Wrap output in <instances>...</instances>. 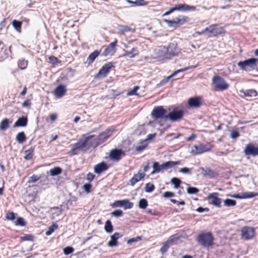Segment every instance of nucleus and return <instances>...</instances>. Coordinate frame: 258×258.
Segmentation results:
<instances>
[{
	"instance_id": "nucleus-1",
	"label": "nucleus",
	"mask_w": 258,
	"mask_h": 258,
	"mask_svg": "<svg viewBox=\"0 0 258 258\" xmlns=\"http://www.w3.org/2000/svg\"><path fill=\"white\" fill-rule=\"evenodd\" d=\"M99 144H100L97 137L94 135H91L86 137L84 139L80 140L78 142L75 143L74 147L71 149V152L72 154L75 155L77 153V151L79 150L95 147Z\"/></svg>"
},
{
	"instance_id": "nucleus-2",
	"label": "nucleus",
	"mask_w": 258,
	"mask_h": 258,
	"mask_svg": "<svg viewBox=\"0 0 258 258\" xmlns=\"http://www.w3.org/2000/svg\"><path fill=\"white\" fill-rule=\"evenodd\" d=\"M257 59L255 58H251L244 61H240L237 63V66L242 70L250 72L255 69Z\"/></svg>"
},
{
	"instance_id": "nucleus-3",
	"label": "nucleus",
	"mask_w": 258,
	"mask_h": 258,
	"mask_svg": "<svg viewBox=\"0 0 258 258\" xmlns=\"http://www.w3.org/2000/svg\"><path fill=\"white\" fill-rule=\"evenodd\" d=\"M213 237L210 232L201 233L197 237L198 242L205 247L212 246L213 244Z\"/></svg>"
},
{
	"instance_id": "nucleus-4",
	"label": "nucleus",
	"mask_w": 258,
	"mask_h": 258,
	"mask_svg": "<svg viewBox=\"0 0 258 258\" xmlns=\"http://www.w3.org/2000/svg\"><path fill=\"white\" fill-rule=\"evenodd\" d=\"M164 21L168 27L176 28L188 22L189 18L186 16L179 15L173 20H164Z\"/></svg>"
},
{
	"instance_id": "nucleus-5",
	"label": "nucleus",
	"mask_w": 258,
	"mask_h": 258,
	"mask_svg": "<svg viewBox=\"0 0 258 258\" xmlns=\"http://www.w3.org/2000/svg\"><path fill=\"white\" fill-rule=\"evenodd\" d=\"M212 148V145L208 143L206 144L195 145L192 147L190 153L193 155H199L210 151Z\"/></svg>"
},
{
	"instance_id": "nucleus-6",
	"label": "nucleus",
	"mask_w": 258,
	"mask_h": 258,
	"mask_svg": "<svg viewBox=\"0 0 258 258\" xmlns=\"http://www.w3.org/2000/svg\"><path fill=\"white\" fill-rule=\"evenodd\" d=\"M196 10L195 7L192 6H189L185 4H180L178 5H175V6L173 8H171L169 10L164 13L162 15V16H165L168 15L173 12L175 11H194Z\"/></svg>"
},
{
	"instance_id": "nucleus-7",
	"label": "nucleus",
	"mask_w": 258,
	"mask_h": 258,
	"mask_svg": "<svg viewBox=\"0 0 258 258\" xmlns=\"http://www.w3.org/2000/svg\"><path fill=\"white\" fill-rule=\"evenodd\" d=\"M212 81L216 90L223 91L229 87L228 84L221 77L215 76Z\"/></svg>"
},
{
	"instance_id": "nucleus-8",
	"label": "nucleus",
	"mask_w": 258,
	"mask_h": 258,
	"mask_svg": "<svg viewBox=\"0 0 258 258\" xmlns=\"http://www.w3.org/2000/svg\"><path fill=\"white\" fill-rule=\"evenodd\" d=\"M167 111L162 106H157L153 109L151 115L155 119L166 118Z\"/></svg>"
},
{
	"instance_id": "nucleus-9",
	"label": "nucleus",
	"mask_w": 258,
	"mask_h": 258,
	"mask_svg": "<svg viewBox=\"0 0 258 258\" xmlns=\"http://www.w3.org/2000/svg\"><path fill=\"white\" fill-rule=\"evenodd\" d=\"M184 115V112L182 110L174 108L168 113L166 118L172 121H177L181 120Z\"/></svg>"
},
{
	"instance_id": "nucleus-10",
	"label": "nucleus",
	"mask_w": 258,
	"mask_h": 258,
	"mask_svg": "<svg viewBox=\"0 0 258 258\" xmlns=\"http://www.w3.org/2000/svg\"><path fill=\"white\" fill-rule=\"evenodd\" d=\"M154 56L159 60L168 59L166 46H160L155 49Z\"/></svg>"
},
{
	"instance_id": "nucleus-11",
	"label": "nucleus",
	"mask_w": 258,
	"mask_h": 258,
	"mask_svg": "<svg viewBox=\"0 0 258 258\" xmlns=\"http://www.w3.org/2000/svg\"><path fill=\"white\" fill-rule=\"evenodd\" d=\"M241 235L243 239L249 240L253 237L255 231L252 227L245 226L241 229Z\"/></svg>"
},
{
	"instance_id": "nucleus-12",
	"label": "nucleus",
	"mask_w": 258,
	"mask_h": 258,
	"mask_svg": "<svg viewBox=\"0 0 258 258\" xmlns=\"http://www.w3.org/2000/svg\"><path fill=\"white\" fill-rule=\"evenodd\" d=\"M166 48L167 49V53L168 59L178 55L180 52V50L177 46V45L173 43H170L168 46H166Z\"/></svg>"
},
{
	"instance_id": "nucleus-13",
	"label": "nucleus",
	"mask_w": 258,
	"mask_h": 258,
	"mask_svg": "<svg viewBox=\"0 0 258 258\" xmlns=\"http://www.w3.org/2000/svg\"><path fill=\"white\" fill-rule=\"evenodd\" d=\"M113 207H123L125 210L131 209L134 206V204L130 202L128 200H118L115 201L112 205Z\"/></svg>"
},
{
	"instance_id": "nucleus-14",
	"label": "nucleus",
	"mask_w": 258,
	"mask_h": 258,
	"mask_svg": "<svg viewBox=\"0 0 258 258\" xmlns=\"http://www.w3.org/2000/svg\"><path fill=\"white\" fill-rule=\"evenodd\" d=\"M114 67L113 62H108L104 65L99 70L97 76L98 77H105L109 73L110 69Z\"/></svg>"
},
{
	"instance_id": "nucleus-15",
	"label": "nucleus",
	"mask_w": 258,
	"mask_h": 258,
	"mask_svg": "<svg viewBox=\"0 0 258 258\" xmlns=\"http://www.w3.org/2000/svg\"><path fill=\"white\" fill-rule=\"evenodd\" d=\"M114 131V128L111 127L105 130L104 132L100 134L97 137L99 144H101L105 141L109 137L112 135Z\"/></svg>"
},
{
	"instance_id": "nucleus-16",
	"label": "nucleus",
	"mask_w": 258,
	"mask_h": 258,
	"mask_svg": "<svg viewBox=\"0 0 258 258\" xmlns=\"http://www.w3.org/2000/svg\"><path fill=\"white\" fill-rule=\"evenodd\" d=\"M243 152L245 155H251L252 156H257L258 146L255 147L252 144H248L246 146Z\"/></svg>"
},
{
	"instance_id": "nucleus-17",
	"label": "nucleus",
	"mask_w": 258,
	"mask_h": 258,
	"mask_svg": "<svg viewBox=\"0 0 258 258\" xmlns=\"http://www.w3.org/2000/svg\"><path fill=\"white\" fill-rule=\"evenodd\" d=\"M123 156L124 153L121 150L114 149L110 151L109 157L110 159L118 161Z\"/></svg>"
},
{
	"instance_id": "nucleus-18",
	"label": "nucleus",
	"mask_w": 258,
	"mask_h": 258,
	"mask_svg": "<svg viewBox=\"0 0 258 258\" xmlns=\"http://www.w3.org/2000/svg\"><path fill=\"white\" fill-rule=\"evenodd\" d=\"M177 239V237L175 235L171 236L169 239L164 243L163 246L161 248L160 251L162 253H164L167 251L169 246L171 245Z\"/></svg>"
},
{
	"instance_id": "nucleus-19",
	"label": "nucleus",
	"mask_w": 258,
	"mask_h": 258,
	"mask_svg": "<svg viewBox=\"0 0 258 258\" xmlns=\"http://www.w3.org/2000/svg\"><path fill=\"white\" fill-rule=\"evenodd\" d=\"M258 196L257 192H245L241 194H235L232 196V198L243 199H249Z\"/></svg>"
},
{
	"instance_id": "nucleus-20",
	"label": "nucleus",
	"mask_w": 258,
	"mask_h": 258,
	"mask_svg": "<svg viewBox=\"0 0 258 258\" xmlns=\"http://www.w3.org/2000/svg\"><path fill=\"white\" fill-rule=\"evenodd\" d=\"M188 104L191 108H199L202 105L201 99L199 97H191L188 100Z\"/></svg>"
},
{
	"instance_id": "nucleus-21",
	"label": "nucleus",
	"mask_w": 258,
	"mask_h": 258,
	"mask_svg": "<svg viewBox=\"0 0 258 258\" xmlns=\"http://www.w3.org/2000/svg\"><path fill=\"white\" fill-rule=\"evenodd\" d=\"M123 234L115 232L110 237V240L108 242V245L110 247L116 246L118 245L117 240L119 238L121 237Z\"/></svg>"
},
{
	"instance_id": "nucleus-22",
	"label": "nucleus",
	"mask_w": 258,
	"mask_h": 258,
	"mask_svg": "<svg viewBox=\"0 0 258 258\" xmlns=\"http://www.w3.org/2000/svg\"><path fill=\"white\" fill-rule=\"evenodd\" d=\"M219 194L217 192H213L210 194L208 198L211 200V203L218 207H220L221 204V199L217 197Z\"/></svg>"
},
{
	"instance_id": "nucleus-23",
	"label": "nucleus",
	"mask_w": 258,
	"mask_h": 258,
	"mask_svg": "<svg viewBox=\"0 0 258 258\" xmlns=\"http://www.w3.org/2000/svg\"><path fill=\"white\" fill-rule=\"evenodd\" d=\"M145 175V174L144 173L141 172V171H139L138 172L135 174L130 180V184L132 186H134L137 182L144 178Z\"/></svg>"
},
{
	"instance_id": "nucleus-24",
	"label": "nucleus",
	"mask_w": 258,
	"mask_h": 258,
	"mask_svg": "<svg viewBox=\"0 0 258 258\" xmlns=\"http://www.w3.org/2000/svg\"><path fill=\"white\" fill-rule=\"evenodd\" d=\"M222 29H219L216 28L215 25H211L209 28H205L206 32H207L209 33V36H216L219 34L222 33Z\"/></svg>"
},
{
	"instance_id": "nucleus-25",
	"label": "nucleus",
	"mask_w": 258,
	"mask_h": 258,
	"mask_svg": "<svg viewBox=\"0 0 258 258\" xmlns=\"http://www.w3.org/2000/svg\"><path fill=\"white\" fill-rule=\"evenodd\" d=\"M117 42V40L115 39L114 41L110 43L109 45L105 48L102 54L104 56H107L115 51V48L116 44Z\"/></svg>"
},
{
	"instance_id": "nucleus-26",
	"label": "nucleus",
	"mask_w": 258,
	"mask_h": 258,
	"mask_svg": "<svg viewBox=\"0 0 258 258\" xmlns=\"http://www.w3.org/2000/svg\"><path fill=\"white\" fill-rule=\"evenodd\" d=\"M67 89L64 86L60 85L54 90V94L58 98L62 97L66 92Z\"/></svg>"
},
{
	"instance_id": "nucleus-27",
	"label": "nucleus",
	"mask_w": 258,
	"mask_h": 258,
	"mask_svg": "<svg viewBox=\"0 0 258 258\" xmlns=\"http://www.w3.org/2000/svg\"><path fill=\"white\" fill-rule=\"evenodd\" d=\"M108 168L107 164L102 162L100 163L97 164L94 167V172L97 174H100L104 171H105Z\"/></svg>"
},
{
	"instance_id": "nucleus-28",
	"label": "nucleus",
	"mask_w": 258,
	"mask_h": 258,
	"mask_svg": "<svg viewBox=\"0 0 258 258\" xmlns=\"http://www.w3.org/2000/svg\"><path fill=\"white\" fill-rule=\"evenodd\" d=\"M180 164L179 161H167L162 164V167L164 168V170H167L171 168L172 167L178 165Z\"/></svg>"
},
{
	"instance_id": "nucleus-29",
	"label": "nucleus",
	"mask_w": 258,
	"mask_h": 258,
	"mask_svg": "<svg viewBox=\"0 0 258 258\" xmlns=\"http://www.w3.org/2000/svg\"><path fill=\"white\" fill-rule=\"evenodd\" d=\"M100 52L98 50H95L89 55L87 58V62L89 64L93 63L96 58L99 55Z\"/></svg>"
},
{
	"instance_id": "nucleus-30",
	"label": "nucleus",
	"mask_w": 258,
	"mask_h": 258,
	"mask_svg": "<svg viewBox=\"0 0 258 258\" xmlns=\"http://www.w3.org/2000/svg\"><path fill=\"white\" fill-rule=\"evenodd\" d=\"M27 118L25 117H22L18 119L14 124V127L18 126H25L27 124Z\"/></svg>"
},
{
	"instance_id": "nucleus-31",
	"label": "nucleus",
	"mask_w": 258,
	"mask_h": 258,
	"mask_svg": "<svg viewBox=\"0 0 258 258\" xmlns=\"http://www.w3.org/2000/svg\"><path fill=\"white\" fill-rule=\"evenodd\" d=\"M117 29L121 34H123L126 32H134L135 31V29L130 28L126 25H119L117 27Z\"/></svg>"
},
{
	"instance_id": "nucleus-32",
	"label": "nucleus",
	"mask_w": 258,
	"mask_h": 258,
	"mask_svg": "<svg viewBox=\"0 0 258 258\" xmlns=\"http://www.w3.org/2000/svg\"><path fill=\"white\" fill-rule=\"evenodd\" d=\"M243 93L246 97H255L257 96V92L253 89H249L246 90H242L240 91Z\"/></svg>"
},
{
	"instance_id": "nucleus-33",
	"label": "nucleus",
	"mask_w": 258,
	"mask_h": 258,
	"mask_svg": "<svg viewBox=\"0 0 258 258\" xmlns=\"http://www.w3.org/2000/svg\"><path fill=\"white\" fill-rule=\"evenodd\" d=\"M139 52L137 47H134L131 51H126L124 56H127L130 58H133L138 55Z\"/></svg>"
},
{
	"instance_id": "nucleus-34",
	"label": "nucleus",
	"mask_w": 258,
	"mask_h": 258,
	"mask_svg": "<svg viewBox=\"0 0 258 258\" xmlns=\"http://www.w3.org/2000/svg\"><path fill=\"white\" fill-rule=\"evenodd\" d=\"M11 122L12 121H10L8 118L3 119L0 123V130L5 131L7 129Z\"/></svg>"
},
{
	"instance_id": "nucleus-35",
	"label": "nucleus",
	"mask_w": 258,
	"mask_h": 258,
	"mask_svg": "<svg viewBox=\"0 0 258 258\" xmlns=\"http://www.w3.org/2000/svg\"><path fill=\"white\" fill-rule=\"evenodd\" d=\"M34 149L30 148L24 152L25 160H29L32 158L33 156Z\"/></svg>"
},
{
	"instance_id": "nucleus-36",
	"label": "nucleus",
	"mask_w": 258,
	"mask_h": 258,
	"mask_svg": "<svg viewBox=\"0 0 258 258\" xmlns=\"http://www.w3.org/2000/svg\"><path fill=\"white\" fill-rule=\"evenodd\" d=\"M153 170L152 171L151 174L159 172L161 171L164 170V168L162 167V164L159 165L158 162H155L153 165Z\"/></svg>"
},
{
	"instance_id": "nucleus-37",
	"label": "nucleus",
	"mask_w": 258,
	"mask_h": 258,
	"mask_svg": "<svg viewBox=\"0 0 258 258\" xmlns=\"http://www.w3.org/2000/svg\"><path fill=\"white\" fill-rule=\"evenodd\" d=\"M16 139L19 143L24 142L26 140L25 133L23 132L19 133L16 136Z\"/></svg>"
},
{
	"instance_id": "nucleus-38",
	"label": "nucleus",
	"mask_w": 258,
	"mask_h": 258,
	"mask_svg": "<svg viewBox=\"0 0 258 258\" xmlns=\"http://www.w3.org/2000/svg\"><path fill=\"white\" fill-rule=\"evenodd\" d=\"M104 229L108 233H110L113 231V227L110 220H107L105 222Z\"/></svg>"
},
{
	"instance_id": "nucleus-39",
	"label": "nucleus",
	"mask_w": 258,
	"mask_h": 258,
	"mask_svg": "<svg viewBox=\"0 0 258 258\" xmlns=\"http://www.w3.org/2000/svg\"><path fill=\"white\" fill-rule=\"evenodd\" d=\"M62 172L61 169L59 167H55L51 168L49 170V173L51 176H54L60 174Z\"/></svg>"
},
{
	"instance_id": "nucleus-40",
	"label": "nucleus",
	"mask_w": 258,
	"mask_h": 258,
	"mask_svg": "<svg viewBox=\"0 0 258 258\" xmlns=\"http://www.w3.org/2000/svg\"><path fill=\"white\" fill-rule=\"evenodd\" d=\"M28 62V60L24 58L20 59L18 61V66L21 69L24 70L27 68Z\"/></svg>"
},
{
	"instance_id": "nucleus-41",
	"label": "nucleus",
	"mask_w": 258,
	"mask_h": 258,
	"mask_svg": "<svg viewBox=\"0 0 258 258\" xmlns=\"http://www.w3.org/2000/svg\"><path fill=\"white\" fill-rule=\"evenodd\" d=\"M12 26L19 32H21L22 22L16 20H14L12 22Z\"/></svg>"
},
{
	"instance_id": "nucleus-42",
	"label": "nucleus",
	"mask_w": 258,
	"mask_h": 258,
	"mask_svg": "<svg viewBox=\"0 0 258 258\" xmlns=\"http://www.w3.org/2000/svg\"><path fill=\"white\" fill-rule=\"evenodd\" d=\"M177 74V73H176V71H175L171 75L167 77L166 78L163 79L160 83L158 84L159 86H163L165 84H166L169 80L172 78V77H174Z\"/></svg>"
},
{
	"instance_id": "nucleus-43",
	"label": "nucleus",
	"mask_w": 258,
	"mask_h": 258,
	"mask_svg": "<svg viewBox=\"0 0 258 258\" xmlns=\"http://www.w3.org/2000/svg\"><path fill=\"white\" fill-rule=\"evenodd\" d=\"M148 205V201L145 199H141L139 202V207L141 209H146Z\"/></svg>"
},
{
	"instance_id": "nucleus-44",
	"label": "nucleus",
	"mask_w": 258,
	"mask_h": 258,
	"mask_svg": "<svg viewBox=\"0 0 258 258\" xmlns=\"http://www.w3.org/2000/svg\"><path fill=\"white\" fill-rule=\"evenodd\" d=\"M58 227L57 224L54 223L52 224L49 227L48 230L46 232L45 234L46 235L49 236L51 235L54 231Z\"/></svg>"
},
{
	"instance_id": "nucleus-45",
	"label": "nucleus",
	"mask_w": 258,
	"mask_h": 258,
	"mask_svg": "<svg viewBox=\"0 0 258 258\" xmlns=\"http://www.w3.org/2000/svg\"><path fill=\"white\" fill-rule=\"evenodd\" d=\"M155 189V186L151 183H147L145 187V190L147 192H151Z\"/></svg>"
},
{
	"instance_id": "nucleus-46",
	"label": "nucleus",
	"mask_w": 258,
	"mask_h": 258,
	"mask_svg": "<svg viewBox=\"0 0 258 258\" xmlns=\"http://www.w3.org/2000/svg\"><path fill=\"white\" fill-rule=\"evenodd\" d=\"M171 183L174 185L175 188H177L179 187L181 183L180 180L176 177H173L171 179Z\"/></svg>"
},
{
	"instance_id": "nucleus-47",
	"label": "nucleus",
	"mask_w": 258,
	"mask_h": 258,
	"mask_svg": "<svg viewBox=\"0 0 258 258\" xmlns=\"http://www.w3.org/2000/svg\"><path fill=\"white\" fill-rule=\"evenodd\" d=\"M224 203L226 206L230 207L236 205V202L235 200L227 199L224 201Z\"/></svg>"
},
{
	"instance_id": "nucleus-48",
	"label": "nucleus",
	"mask_w": 258,
	"mask_h": 258,
	"mask_svg": "<svg viewBox=\"0 0 258 258\" xmlns=\"http://www.w3.org/2000/svg\"><path fill=\"white\" fill-rule=\"evenodd\" d=\"M21 239L23 241H31L34 240V237L31 234H27L21 237Z\"/></svg>"
},
{
	"instance_id": "nucleus-49",
	"label": "nucleus",
	"mask_w": 258,
	"mask_h": 258,
	"mask_svg": "<svg viewBox=\"0 0 258 258\" xmlns=\"http://www.w3.org/2000/svg\"><path fill=\"white\" fill-rule=\"evenodd\" d=\"M199 191L197 188L194 187H188L187 188V192L189 194H196Z\"/></svg>"
},
{
	"instance_id": "nucleus-50",
	"label": "nucleus",
	"mask_w": 258,
	"mask_h": 258,
	"mask_svg": "<svg viewBox=\"0 0 258 258\" xmlns=\"http://www.w3.org/2000/svg\"><path fill=\"white\" fill-rule=\"evenodd\" d=\"M199 66V64H197V65H195V66H190L188 67H185L184 68L178 70L176 71V73H177V74H178L179 73L183 72L186 71L190 69H195V68H197V67H198Z\"/></svg>"
},
{
	"instance_id": "nucleus-51",
	"label": "nucleus",
	"mask_w": 258,
	"mask_h": 258,
	"mask_svg": "<svg viewBox=\"0 0 258 258\" xmlns=\"http://www.w3.org/2000/svg\"><path fill=\"white\" fill-rule=\"evenodd\" d=\"M111 215L115 217H120L122 216L123 212L121 210H116L111 213Z\"/></svg>"
},
{
	"instance_id": "nucleus-52",
	"label": "nucleus",
	"mask_w": 258,
	"mask_h": 258,
	"mask_svg": "<svg viewBox=\"0 0 258 258\" xmlns=\"http://www.w3.org/2000/svg\"><path fill=\"white\" fill-rule=\"evenodd\" d=\"M16 225L25 226L26 225L24 219L22 217L18 218L17 221L15 222Z\"/></svg>"
},
{
	"instance_id": "nucleus-53",
	"label": "nucleus",
	"mask_w": 258,
	"mask_h": 258,
	"mask_svg": "<svg viewBox=\"0 0 258 258\" xmlns=\"http://www.w3.org/2000/svg\"><path fill=\"white\" fill-rule=\"evenodd\" d=\"M141 239H142L141 237L137 236L136 237H134V238L128 239L127 241V243L128 244H131L132 243H133L134 242H138V241L141 240Z\"/></svg>"
},
{
	"instance_id": "nucleus-54",
	"label": "nucleus",
	"mask_w": 258,
	"mask_h": 258,
	"mask_svg": "<svg viewBox=\"0 0 258 258\" xmlns=\"http://www.w3.org/2000/svg\"><path fill=\"white\" fill-rule=\"evenodd\" d=\"M74 251V249L71 246H68L63 248V253L66 255H68L72 253Z\"/></svg>"
},
{
	"instance_id": "nucleus-55",
	"label": "nucleus",
	"mask_w": 258,
	"mask_h": 258,
	"mask_svg": "<svg viewBox=\"0 0 258 258\" xmlns=\"http://www.w3.org/2000/svg\"><path fill=\"white\" fill-rule=\"evenodd\" d=\"M139 87L138 86H135L134 89L131 91H130L127 93V95L129 96L132 95H138V94L137 93V91L139 90Z\"/></svg>"
},
{
	"instance_id": "nucleus-56",
	"label": "nucleus",
	"mask_w": 258,
	"mask_h": 258,
	"mask_svg": "<svg viewBox=\"0 0 258 258\" xmlns=\"http://www.w3.org/2000/svg\"><path fill=\"white\" fill-rule=\"evenodd\" d=\"M6 218L8 220H14L16 218L15 214L13 212H8L7 214Z\"/></svg>"
},
{
	"instance_id": "nucleus-57",
	"label": "nucleus",
	"mask_w": 258,
	"mask_h": 258,
	"mask_svg": "<svg viewBox=\"0 0 258 258\" xmlns=\"http://www.w3.org/2000/svg\"><path fill=\"white\" fill-rule=\"evenodd\" d=\"M39 179V177L35 175H33L31 177H30L28 182V183H35Z\"/></svg>"
},
{
	"instance_id": "nucleus-58",
	"label": "nucleus",
	"mask_w": 258,
	"mask_h": 258,
	"mask_svg": "<svg viewBox=\"0 0 258 258\" xmlns=\"http://www.w3.org/2000/svg\"><path fill=\"white\" fill-rule=\"evenodd\" d=\"M180 172L185 174H191V170L187 167L182 168L179 170Z\"/></svg>"
},
{
	"instance_id": "nucleus-59",
	"label": "nucleus",
	"mask_w": 258,
	"mask_h": 258,
	"mask_svg": "<svg viewBox=\"0 0 258 258\" xmlns=\"http://www.w3.org/2000/svg\"><path fill=\"white\" fill-rule=\"evenodd\" d=\"M239 133L238 132L236 131H233L231 133V134H230V137L232 139H236L237 138H238L239 137Z\"/></svg>"
},
{
	"instance_id": "nucleus-60",
	"label": "nucleus",
	"mask_w": 258,
	"mask_h": 258,
	"mask_svg": "<svg viewBox=\"0 0 258 258\" xmlns=\"http://www.w3.org/2000/svg\"><path fill=\"white\" fill-rule=\"evenodd\" d=\"M174 196V193L171 191H166L163 194V197L166 198Z\"/></svg>"
},
{
	"instance_id": "nucleus-61",
	"label": "nucleus",
	"mask_w": 258,
	"mask_h": 258,
	"mask_svg": "<svg viewBox=\"0 0 258 258\" xmlns=\"http://www.w3.org/2000/svg\"><path fill=\"white\" fill-rule=\"evenodd\" d=\"M83 188L85 191H86L87 193H89L90 192L91 185L90 184H85L83 185Z\"/></svg>"
},
{
	"instance_id": "nucleus-62",
	"label": "nucleus",
	"mask_w": 258,
	"mask_h": 258,
	"mask_svg": "<svg viewBox=\"0 0 258 258\" xmlns=\"http://www.w3.org/2000/svg\"><path fill=\"white\" fill-rule=\"evenodd\" d=\"M135 4L139 6H144L147 4V3L144 0H138L135 2Z\"/></svg>"
},
{
	"instance_id": "nucleus-63",
	"label": "nucleus",
	"mask_w": 258,
	"mask_h": 258,
	"mask_svg": "<svg viewBox=\"0 0 258 258\" xmlns=\"http://www.w3.org/2000/svg\"><path fill=\"white\" fill-rule=\"evenodd\" d=\"M94 178V175L93 174L90 173H89L88 174H87V179L89 181H90V182L92 181L93 180Z\"/></svg>"
},
{
	"instance_id": "nucleus-64",
	"label": "nucleus",
	"mask_w": 258,
	"mask_h": 258,
	"mask_svg": "<svg viewBox=\"0 0 258 258\" xmlns=\"http://www.w3.org/2000/svg\"><path fill=\"white\" fill-rule=\"evenodd\" d=\"M209 211V209L208 208H204L203 207H199L198 208L197 210H196V211L199 212V213H203L204 212H207Z\"/></svg>"
}]
</instances>
